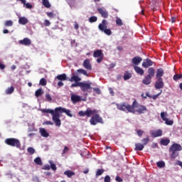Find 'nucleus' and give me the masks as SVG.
Returning a JSON list of instances; mask_svg holds the SVG:
<instances>
[{
  "mask_svg": "<svg viewBox=\"0 0 182 182\" xmlns=\"http://www.w3.org/2000/svg\"><path fill=\"white\" fill-rule=\"evenodd\" d=\"M0 69H1V70H4V69H5V65L0 63Z\"/></svg>",
  "mask_w": 182,
  "mask_h": 182,
  "instance_id": "63",
  "label": "nucleus"
},
{
  "mask_svg": "<svg viewBox=\"0 0 182 182\" xmlns=\"http://www.w3.org/2000/svg\"><path fill=\"white\" fill-rule=\"evenodd\" d=\"M64 174H65V176H67V177L70 178V177H73V176H75V172H73L72 171H65L64 172Z\"/></svg>",
  "mask_w": 182,
  "mask_h": 182,
  "instance_id": "30",
  "label": "nucleus"
},
{
  "mask_svg": "<svg viewBox=\"0 0 182 182\" xmlns=\"http://www.w3.org/2000/svg\"><path fill=\"white\" fill-rule=\"evenodd\" d=\"M43 170H50V166L49 165H45L43 168Z\"/></svg>",
  "mask_w": 182,
  "mask_h": 182,
  "instance_id": "59",
  "label": "nucleus"
},
{
  "mask_svg": "<svg viewBox=\"0 0 182 182\" xmlns=\"http://www.w3.org/2000/svg\"><path fill=\"white\" fill-rule=\"evenodd\" d=\"M5 26H12V25H14V21H11V20H7L5 23H4Z\"/></svg>",
  "mask_w": 182,
  "mask_h": 182,
  "instance_id": "43",
  "label": "nucleus"
},
{
  "mask_svg": "<svg viewBox=\"0 0 182 182\" xmlns=\"http://www.w3.org/2000/svg\"><path fill=\"white\" fill-rule=\"evenodd\" d=\"M39 133L42 137H49V133H48L45 128H40Z\"/></svg>",
  "mask_w": 182,
  "mask_h": 182,
  "instance_id": "19",
  "label": "nucleus"
},
{
  "mask_svg": "<svg viewBox=\"0 0 182 182\" xmlns=\"http://www.w3.org/2000/svg\"><path fill=\"white\" fill-rule=\"evenodd\" d=\"M44 124H46L47 126H53V122H50V121H46L44 122Z\"/></svg>",
  "mask_w": 182,
  "mask_h": 182,
  "instance_id": "56",
  "label": "nucleus"
},
{
  "mask_svg": "<svg viewBox=\"0 0 182 182\" xmlns=\"http://www.w3.org/2000/svg\"><path fill=\"white\" fill-rule=\"evenodd\" d=\"M105 33H106V35L110 36L112 35V30H110V28H107L105 31Z\"/></svg>",
  "mask_w": 182,
  "mask_h": 182,
  "instance_id": "52",
  "label": "nucleus"
},
{
  "mask_svg": "<svg viewBox=\"0 0 182 182\" xmlns=\"http://www.w3.org/2000/svg\"><path fill=\"white\" fill-rule=\"evenodd\" d=\"M46 100H47V102H52V97L50 96V95H46Z\"/></svg>",
  "mask_w": 182,
  "mask_h": 182,
  "instance_id": "48",
  "label": "nucleus"
},
{
  "mask_svg": "<svg viewBox=\"0 0 182 182\" xmlns=\"http://www.w3.org/2000/svg\"><path fill=\"white\" fill-rule=\"evenodd\" d=\"M46 80L45 78H41L40 80L39 85H41V86H46Z\"/></svg>",
  "mask_w": 182,
  "mask_h": 182,
  "instance_id": "44",
  "label": "nucleus"
},
{
  "mask_svg": "<svg viewBox=\"0 0 182 182\" xmlns=\"http://www.w3.org/2000/svg\"><path fill=\"white\" fill-rule=\"evenodd\" d=\"M134 109H136V112L139 114H143L147 112V107L144 105H139V102H137V106Z\"/></svg>",
  "mask_w": 182,
  "mask_h": 182,
  "instance_id": "10",
  "label": "nucleus"
},
{
  "mask_svg": "<svg viewBox=\"0 0 182 182\" xmlns=\"http://www.w3.org/2000/svg\"><path fill=\"white\" fill-rule=\"evenodd\" d=\"M116 25L117 26H123V21H122V18L117 17Z\"/></svg>",
  "mask_w": 182,
  "mask_h": 182,
  "instance_id": "33",
  "label": "nucleus"
},
{
  "mask_svg": "<svg viewBox=\"0 0 182 182\" xmlns=\"http://www.w3.org/2000/svg\"><path fill=\"white\" fill-rule=\"evenodd\" d=\"M167 116V112H161V118L162 119V120H164V122L166 120Z\"/></svg>",
  "mask_w": 182,
  "mask_h": 182,
  "instance_id": "42",
  "label": "nucleus"
},
{
  "mask_svg": "<svg viewBox=\"0 0 182 182\" xmlns=\"http://www.w3.org/2000/svg\"><path fill=\"white\" fill-rule=\"evenodd\" d=\"M18 23L21 25H26V23H28V18H26L25 17H21L18 19Z\"/></svg>",
  "mask_w": 182,
  "mask_h": 182,
  "instance_id": "26",
  "label": "nucleus"
},
{
  "mask_svg": "<svg viewBox=\"0 0 182 182\" xmlns=\"http://www.w3.org/2000/svg\"><path fill=\"white\" fill-rule=\"evenodd\" d=\"M27 151L28 153H30V154H35V149L33 147H28Z\"/></svg>",
  "mask_w": 182,
  "mask_h": 182,
  "instance_id": "47",
  "label": "nucleus"
},
{
  "mask_svg": "<svg viewBox=\"0 0 182 182\" xmlns=\"http://www.w3.org/2000/svg\"><path fill=\"white\" fill-rule=\"evenodd\" d=\"M144 85H150L151 83V77L149 75H146L142 80Z\"/></svg>",
  "mask_w": 182,
  "mask_h": 182,
  "instance_id": "21",
  "label": "nucleus"
},
{
  "mask_svg": "<svg viewBox=\"0 0 182 182\" xmlns=\"http://www.w3.org/2000/svg\"><path fill=\"white\" fill-rule=\"evenodd\" d=\"M43 5L46 7V8H50V3H49V0H43Z\"/></svg>",
  "mask_w": 182,
  "mask_h": 182,
  "instance_id": "38",
  "label": "nucleus"
},
{
  "mask_svg": "<svg viewBox=\"0 0 182 182\" xmlns=\"http://www.w3.org/2000/svg\"><path fill=\"white\" fill-rule=\"evenodd\" d=\"M107 28V26H105L104 24L100 23L98 26V29L101 31V32H104Z\"/></svg>",
  "mask_w": 182,
  "mask_h": 182,
  "instance_id": "35",
  "label": "nucleus"
},
{
  "mask_svg": "<svg viewBox=\"0 0 182 182\" xmlns=\"http://www.w3.org/2000/svg\"><path fill=\"white\" fill-rule=\"evenodd\" d=\"M71 100L73 103L75 105V103H79V102H82V97L79 95H76L74 94L71 95Z\"/></svg>",
  "mask_w": 182,
  "mask_h": 182,
  "instance_id": "15",
  "label": "nucleus"
},
{
  "mask_svg": "<svg viewBox=\"0 0 182 182\" xmlns=\"http://www.w3.org/2000/svg\"><path fill=\"white\" fill-rule=\"evenodd\" d=\"M141 60H143V58L139 56H135L132 58V63L137 65L140 63V62H141Z\"/></svg>",
  "mask_w": 182,
  "mask_h": 182,
  "instance_id": "20",
  "label": "nucleus"
},
{
  "mask_svg": "<svg viewBox=\"0 0 182 182\" xmlns=\"http://www.w3.org/2000/svg\"><path fill=\"white\" fill-rule=\"evenodd\" d=\"M118 110L122 112H128V113H136L135 107H137V100H134L132 105H130L127 102H122L121 104H116Z\"/></svg>",
  "mask_w": 182,
  "mask_h": 182,
  "instance_id": "2",
  "label": "nucleus"
},
{
  "mask_svg": "<svg viewBox=\"0 0 182 182\" xmlns=\"http://www.w3.org/2000/svg\"><path fill=\"white\" fill-rule=\"evenodd\" d=\"M156 75V70H154L153 68H149L148 69V75L147 76H149V77H153Z\"/></svg>",
  "mask_w": 182,
  "mask_h": 182,
  "instance_id": "24",
  "label": "nucleus"
},
{
  "mask_svg": "<svg viewBox=\"0 0 182 182\" xmlns=\"http://www.w3.org/2000/svg\"><path fill=\"white\" fill-rule=\"evenodd\" d=\"M67 4L70 6V8H75L76 6V0H65Z\"/></svg>",
  "mask_w": 182,
  "mask_h": 182,
  "instance_id": "27",
  "label": "nucleus"
},
{
  "mask_svg": "<svg viewBox=\"0 0 182 182\" xmlns=\"http://www.w3.org/2000/svg\"><path fill=\"white\" fill-rule=\"evenodd\" d=\"M112 179L110 178V176L109 175H107L105 177L104 182H110Z\"/></svg>",
  "mask_w": 182,
  "mask_h": 182,
  "instance_id": "53",
  "label": "nucleus"
},
{
  "mask_svg": "<svg viewBox=\"0 0 182 182\" xmlns=\"http://www.w3.org/2000/svg\"><path fill=\"white\" fill-rule=\"evenodd\" d=\"M18 43L20 45H24V46H30V45L32 44V41H31V39L25 38L23 40H20L18 41Z\"/></svg>",
  "mask_w": 182,
  "mask_h": 182,
  "instance_id": "12",
  "label": "nucleus"
},
{
  "mask_svg": "<svg viewBox=\"0 0 182 182\" xmlns=\"http://www.w3.org/2000/svg\"><path fill=\"white\" fill-rule=\"evenodd\" d=\"M74 28L76 30L79 29V24L77 22L75 23Z\"/></svg>",
  "mask_w": 182,
  "mask_h": 182,
  "instance_id": "62",
  "label": "nucleus"
},
{
  "mask_svg": "<svg viewBox=\"0 0 182 182\" xmlns=\"http://www.w3.org/2000/svg\"><path fill=\"white\" fill-rule=\"evenodd\" d=\"M97 11L99 12V14H100L102 18H109V13H107V11H106L105 9L99 8L97 9Z\"/></svg>",
  "mask_w": 182,
  "mask_h": 182,
  "instance_id": "14",
  "label": "nucleus"
},
{
  "mask_svg": "<svg viewBox=\"0 0 182 182\" xmlns=\"http://www.w3.org/2000/svg\"><path fill=\"white\" fill-rule=\"evenodd\" d=\"M92 89H93L94 92H95L97 93V95H100L102 93V91L98 87H95V88H92Z\"/></svg>",
  "mask_w": 182,
  "mask_h": 182,
  "instance_id": "50",
  "label": "nucleus"
},
{
  "mask_svg": "<svg viewBox=\"0 0 182 182\" xmlns=\"http://www.w3.org/2000/svg\"><path fill=\"white\" fill-rule=\"evenodd\" d=\"M44 25L45 26H50V21H49V20H45Z\"/></svg>",
  "mask_w": 182,
  "mask_h": 182,
  "instance_id": "54",
  "label": "nucleus"
},
{
  "mask_svg": "<svg viewBox=\"0 0 182 182\" xmlns=\"http://www.w3.org/2000/svg\"><path fill=\"white\" fill-rule=\"evenodd\" d=\"M169 144H170V139H168L161 140V144L162 146H168Z\"/></svg>",
  "mask_w": 182,
  "mask_h": 182,
  "instance_id": "31",
  "label": "nucleus"
},
{
  "mask_svg": "<svg viewBox=\"0 0 182 182\" xmlns=\"http://www.w3.org/2000/svg\"><path fill=\"white\" fill-rule=\"evenodd\" d=\"M77 73H82V75H84L85 76H88L87 75V72L86 71V70L84 69H78L77 70Z\"/></svg>",
  "mask_w": 182,
  "mask_h": 182,
  "instance_id": "41",
  "label": "nucleus"
},
{
  "mask_svg": "<svg viewBox=\"0 0 182 182\" xmlns=\"http://www.w3.org/2000/svg\"><path fill=\"white\" fill-rule=\"evenodd\" d=\"M80 80H82L80 77H79L77 75L73 74L69 81L75 82V83L72 84L70 87H80Z\"/></svg>",
  "mask_w": 182,
  "mask_h": 182,
  "instance_id": "6",
  "label": "nucleus"
},
{
  "mask_svg": "<svg viewBox=\"0 0 182 182\" xmlns=\"http://www.w3.org/2000/svg\"><path fill=\"white\" fill-rule=\"evenodd\" d=\"M144 149V145L141 143L135 144V150L136 151H141Z\"/></svg>",
  "mask_w": 182,
  "mask_h": 182,
  "instance_id": "23",
  "label": "nucleus"
},
{
  "mask_svg": "<svg viewBox=\"0 0 182 182\" xmlns=\"http://www.w3.org/2000/svg\"><path fill=\"white\" fill-rule=\"evenodd\" d=\"M180 79H182V74H176L173 75V80L177 82V80H180Z\"/></svg>",
  "mask_w": 182,
  "mask_h": 182,
  "instance_id": "40",
  "label": "nucleus"
},
{
  "mask_svg": "<svg viewBox=\"0 0 182 182\" xmlns=\"http://www.w3.org/2000/svg\"><path fill=\"white\" fill-rule=\"evenodd\" d=\"M103 173H105V169H103V168L97 169L95 173V177H99V176H102V174H103Z\"/></svg>",
  "mask_w": 182,
  "mask_h": 182,
  "instance_id": "32",
  "label": "nucleus"
},
{
  "mask_svg": "<svg viewBox=\"0 0 182 182\" xmlns=\"http://www.w3.org/2000/svg\"><path fill=\"white\" fill-rule=\"evenodd\" d=\"M41 112L43 113H50V114H52L53 122H54L57 127H60L62 124V122L60 121V114L58 112V110H56V108L55 109V110L50 109H43Z\"/></svg>",
  "mask_w": 182,
  "mask_h": 182,
  "instance_id": "3",
  "label": "nucleus"
},
{
  "mask_svg": "<svg viewBox=\"0 0 182 182\" xmlns=\"http://www.w3.org/2000/svg\"><path fill=\"white\" fill-rule=\"evenodd\" d=\"M153 137H160V136H163V131L161 129H158L157 131H154L152 132Z\"/></svg>",
  "mask_w": 182,
  "mask_h": 182,
  "instance_id": "22",
  "label": "nucleus"
},
{
  "mask_svg": "<svg viewBox=\"0 0 182 182\" xmlns=\"http://www.w3.org/2000/svg\"><path fill=\"white\" fill-rule=\"evenodd\" d=\"M92 82L86 83L83 82H80V88L81 89L82 92H90L89 90H92Z\"/></svg>",
  "mask_w": 182,
  "mask_h": 182,
  "instance_id": "8",
  "label": "nucleus"
},
{
  "mask_svg": "<svg viewBox=\"0 0 182 182\" xmlns=\"http://www.w3.org/2000/svg\"><path fill=\"white\" fill-rule=\"evenodd\" d=\"M116 181L117 182H123V178H122L120 176H117L115 178Z\"/></svg>",
  "mask_w": 182,
  "mask_h": 182,
  "instance_id": "55",
  "label": "nucleus"
},
{
  "mask_svg": "<svg viewBox=\"0 0 182 182\" xmlns=\"http://www.w3.org/2000/svg\"><path fill=\"white\" fill-rule=\"evenodd\" d=\"M47 16H48V18H54L55 16V14H53V12H47L46 13Z\"/></svg>",
  "mask_w": 182,
  "mask_h": 182,
  "instance_id": "51",
  "label": "nucleus"
},
{
  "mask_svg": "<svg viewBox=\"0 0 182 182\" xmlns=\"http://www.w3.org/2000/svg\"><path fill=\"white\" fill-rule=\"evenodd\" d=\"M68 151H69V148L68 146H65L63 151V154H65V153H68Z\"/></svg>",
  "mask_w": 182,
  "mask_h": 182,
  "instance_id": "60",
  "label": "nucleus"
},
{
  "mask_svg": "<svg viewBox=\"0 0 182 182\" xmlns=\"http://www.w3.org/2000/svg\"><path fill=\"white\" fill-rule=\"evenodd\" d=\"M89 21L91 23H93V22H97V18L96 16H91L90 18H89Z\"/></svg>",
  "mask_w": 182,
  "mask_h": 182,
  "instance_id": "45",
  "label": "nucleus"
},
{
  "mask_svg": "<svg viewBox=\"0 0 182 182\" xmlns=\"http://www.w3.org/2000/svg\"><path fill=\"white\" fill-rule=\"evenodd\" d=\"M154 86L156 89H163V87H164L163 78L158 79V80L156 81Z\"/></svg>",
  "mask_w": 182,
  "mask_h": 182,
  "instance_id": "11",
  "label": "nucleus"
},
{
  "mask_svg": "<svg viewBox=\"0 0 182 182\" xmlns=\"http://www.w3.org/2000/svg\"><path fill=\"white\" fill-rule=\"evenodd\" d=\"M56 79H58V80H68V77H66V74H60V75H58L57 77H56Z\"/></svg>",
  "mask_w": 182,
  "mask_h": 182,
  "instance_id": "28",
  "label": "nucleus"
},
{
  "mask_svg": "<svg viewBox=\"0 0 182 182\" xmlns=\"http://www.w3.org/2000/svg\"><path fill=\"white\" fill-rule=\"evenodd\" d=\"M102 25H105V26H107V25L109 24V23H107V20H102Z\"/></svg>",
  "mask_w": 182,
  "mask_h": 182,
  "instance_id": "61",
  "label": "nucleus"
},
{
  "mask_svg": "<svg viewBox=\"0 0 182 182\" xmlns=\"http://www.w3.org/2000/svg\"><path fill=\"white\" fill-rule=\"evenodd\" d=\"M14 92H15V87H14V86H11V87H8V88L5 90L6 95H12V93H14Z\"/></svg>",
  "mask_w": 182,
  "mask_h": 182,
  "instance_id": "25",
  "label": "nucleus"
},
{
  "mask_svg": "<svg viewBox=\"0 0 182 182\" xmlns=\"http://www.w3.org/2000/svg\"><path fill=\"white\" fill-rule=\"evenodd\" d=\"M165 123L168 126H172V124H173V123H174V122H173V120H170L169 119L166 118V120H165Z\"/></svg>",
  "mask_w": 182,
  "mask_h": 182,
  "instance_id": "46",
  "label": "nucleus"
},
{
  "mask_svg": "<svg viewBox=\"0 0 182 182\" xmlns=\"http://www.w3.org/2000/svg\"><path fill=\"white\" fill-rule=\"evenodd\" d=\"M34 163H36V164H38V166H42L43 163H42V159H41V157H37L34 159Z\"/></svg>",
  "mask_w": 182,
  "mask_h": 182,
  "instance_id": "34",
  "label": "nucleus"
},
{
  "mask_svg": "<svg viewBox=\"0 0 182 182\" xmlns=\"http://www.w3.org/2000/svg\"><path fill=\"white\" fill-rule=\"evenodd\" d=\"M98 111L97 109H92L90 108H87L86 111H80L78 112L79 116L80 117H85L86 116L87 117H91L90 119V123L92 124V126H96L97 123H101L103 124V118L99 115Z\"/></svg>",
  "mask_w": 182,
  "mask_h": 182,
  "instance_id": "1",
  "label": "nucleus"
},
{
  "mask_svg": "<svg viewBox=\"0 0 182 182\" xmlns=\"http://www.w3.org/2000/svg\"><path fill=\"white\" fill-rule=\"evenodd\" d=\"M149 141H150V138H149V136H146V138L141 140V143L144 146H146L149 143Z\"/></svg>",
  "mask_w": 182,
  "mask_h": 182,
  "instance_id": "36",
  "label": "nucleus"
},
{
  "mask_svg": "<svg viewBox=\"0 0 182 182\" xmlns=\"http://www.w3.org/2000/svg\"><path fill=\"white\" fill-rule=\"evenodd\" d=\"M24 5H26V8H27V9H32V4H29V3H27V4H24Z\"/></svg>",
  "mask_w": 182,
  "mask_h": 182,
  "instance_id": "58",
  "label": "nucleus"
},
{
  "mask_svg": "<svg viewBox=\"0 0 182 182\" xmlns=\"http://www.w3.org/2000/svg\"><path fill=\"white\" fill-rule=\"evenodd\" d=\"M124 80H129V79H132V73L127 71L124 73Z\"/></svg>",
  "mask_w": 182,
  "mask_h": 182,
  "instance_id": "29",
  "label": "nucleus"
},
{
  "mask_svg": "<svg viewBox=\"0 0 182 182\" xmlns=\"http://www.w3.org/2000/svg\"><path fill=\"white\" fill-rule=\"evenodd\" d=\"M136 133L139 137H141V136H143V134H144V132L142 131L141 129H138L136 131Z\"/></svg>",
  "mask_w": 182,
  "mask_h": 182,
  "instance_id": "49",
  "label": "nucleus"
},
{
  "mask_svg": "<svg viewBox=\"0 0 182 182\" xmlns=\"http://www.w3.org/2000/svg\"><path fill=\"white\" fill-rule=\"evenodd\" d=\"M83 66L87 70H92V64L90 63V60L85 59L83 62Z\"/></svg>",
  "mask_w": 182,
  "mask_h": 182,
  "instance_id": "16",
  "label": "nucleus"
},
{
  "mask_svg": "<svg viewBox=\"0 0 182 182\" xmlns=\"http://www.w3.org/2000/svg\"><path fill=\"white\" fill-rule=\"evenodd\" d=\"M50 167L52 168V170H53L54 171H56L57 168L55 164H51Z\"/></svg>",
  "mask_w": 182,
  "mask_h": 182,
  "instance_id": "57",
  "label": "nucleus"
},
{
  "mask_svg": "<svg viewBox=\"0 0 182 182\" xmlns=\"http://www.w3.org/2000/svg\"><path fill=\"white\" fill-rule=\"evenodd\" d=\"M182 151L181 145L174 143L169 148L170 157L172 159H176L178 157V151Z\"/></svg>",
  "mask_w": 182,
  "mask_h": 182,
  "instance_id": "4",
  "label": "nucleus"
},
{
  "mask_svg": "<svg viewBox=\"0 0 182 182\" xmlns=\"http://www.w3.org/2000/svg\"><path fill=\"white\" fill-rule=\"evenodd\" d=\"M36 97H39V96H42L43 95V90L42 89H38L36 91Z\"/></svg>",
  "mask_w": 182,
  "mask_h": 182,
  "instance_id": "39",
  "label": "nucleus"
},
{
  "mask_svg": "<svg viewBox=\"0 0 182 182\" xmlns=\"http://www.w3.org/2000/svg\"><path fill=\"white\" fill-rule=\"evenodd\" d=\"M163 76H164V70H163V68H159L156 70V79H162L161 77H163Z\"/></svg>",
  "mask_w": 182,
  "mask_h": 182,
  "instance_id": "17",
  "label": "nucleus"
},
{
  "mask_svg": "<svg viewBox=\"0 0 182 182\" xmlns=\"http://www.w3.org/2000/svg\"><path fill=\"white\" fill-rule=\"evenodd\" d=\"M56 110H58V113H65L67 116L69 117H73L72 112L70 109H67L66 108H63L62 107H56Z\"/></svg>",
  "mask_w": 182,
  "mask_h": 182,
  "instance_id": "9",
  "label": "nucleus"
},
{
  "mask_svg": "<svg viewBox=\"0 0 182 182\" xmlns=\"http://www.w3.org/2000/svg\"><path fill=\"white\" fill-rule=\"evenodd\" d=\"M156 166L157 167H159V168H163V167L166 166V164L164 163V161H161L156 163Z\"/></svg>",
  "mask_w": 182,
  "mask_h": 182,
  "instance_id": "37",
  "label": "nucleus"
},
{
  "mask_svg": "<svg viewBox=\"0 0 182 182\" xmlns=\"http://www.w3.org/2000/svg\"><path fill=\"white\" fill-rule=\"evenodd\" d=\"M134 69L138 75H140L141 76H143V75H144V70L143 68L139 66H134Z\"/></svg>",
  "mask_w": 182,
  "mask_h": 182,
  "instance_id": "18",
  "label": "nucleus"
},
{
  "mask_svg": "<svg viewBox=\"0 0 182 182\" xmlns=\"http://www.w3.org/2000/svg\"><path fill=\"white\" fill-rule=\"evenodd\" d=\"M58 86L59 87H62V86H63V82H62V81H59V82H58Z\"/></svg>",
  "mask_w": 182,
  "mask_h": 182,
  "instance_id": "64",
  "label": "nucleus"
},
{
  "mask_svg": "<svg viewBox=\"0 0 182 182\" xmlns=\"http://www.w3.org/2000/svg\"><path fill=\"white\" fill-rule=\"evenodd\" d=\"M4 143L7 146H11V147H16V149H21V141L15 138H7L5 139Z\"/></svg>",
  "mask_w": 182,
  "mask_h": 182,
  "instance_id": "5",
  "label": "nucleus"
},
{
  "mask_svg": "<svg viewBox=\"0 0 182 182\" xmlns=\"http://www.w3.org/2000/svg\"><path fill=\"white\" fill-rule=\"evenodd\" d=\"M153 61H151V60L146 58L145 60H144L143 63H142V66L143 68H145L146 69H147V68H150V66H153Z\"/></svg>",
  "mask_w": 182,
  "mask_h": 182,
  "instance_id": "13",
  "label": "nucleus"
},
{
  "mask_svg": "<svg viewBox=\"0 0 182 182\" xmlns=\"http://www.w3.org/2000/svg\"><path fill=\"white\" fill-rule=\"evenodd\" d=\"M93 58H97V63H101L102 60H103V58H105L103 51L102 50H97L94 51Z\"/></svg>",
  "mask_w": 182,
  "mask_h": 182,
  "instance_id": "7",
  "label": "nucleus"
}]
</instances>
